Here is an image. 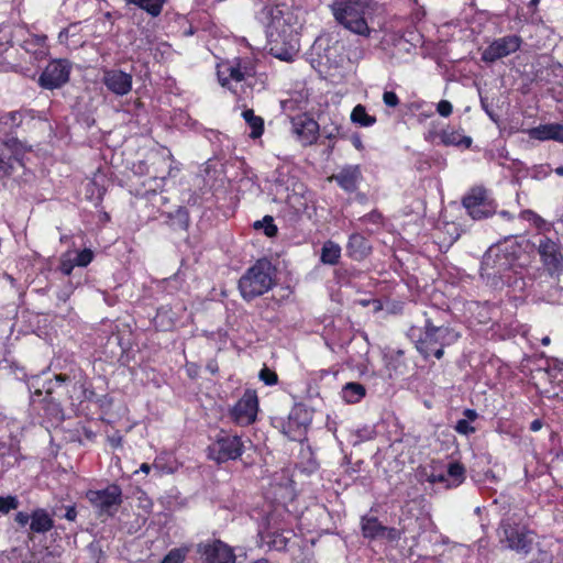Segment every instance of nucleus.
<instances>
[{
	"mask_svg": "<svg viewBox=\"0 0 563 563\" xmlns=\"http://www.w3.org/2000/svg\"><path fill=\"white\" fill-rule=\"evenodd\" d=\"M330 9L335 21L346 30L365 37L371 35L368 20L375 12L372 0H333Z\"/></svg>",
	"mask_w": 563,
	"mask_h": 563,
	"instance_id": "nucleus-1",
	"label": "nucleus"
},
{
	"mask_svg": "<svg viewBox=\"0 0 563 563\" xmlns=\"http://www.w3.org/2000/svg\"><path fill=\"white\" fill-rule=\"evenodd\" d=\"M411 338L415 339L416 349L424 357L434 356L442 358L444 347L453 344L460 338V334L449 327H435L430 320H427L423 329H411Z\"/></svg>",
	"mask_w": 563,
	"mask_h": 563,
	"instance_id": "nucleus-2",
	"label": "nucleus"
},
{
	"mask_svg": "<svg viewBox=\"0 0 563 563\" xmlns=\"http://www.w3.org/2000/svg\"><path fill=\"white\" fill-rule=\"evenodd\" d=\"M275 268L262 258L251 266L239 280V289L244 299L251 300L264 295L274 286Z\"/></svg>",
	"mask_w": 563,
	"mask_h": 563,
	"instance_id": "nucleus-3",
	"label": "nucleus"
},
{
	"mask_svg": "<svg viewBox=\"0 0 563 563\" xmlns=\"http://www.w3.org/2000/svg\"><path fill=\"white\" fill-rule=\"evenodd\" d=\"M517 257L514 246H492L483 256L481 275L487 279L506 282L507 273H517Z\"/></svg>",
	"mask_w": 563,
	"mask_h": 563,
	"instance_id": "nucleus-4",
	"label": "nucleus"
},
{
	"mask_svg": "<svg viewBox=\"0 0 563 563\" xmlns=\"http://www.w3.org/2000/svg\"><path fill=\"white\" fill-rule=\"evenodd\" d=\"M272 191L275 201L286 203L295 212L306 208L305 185L289 172L278 170Z\"/></svg>",
	"mask_w": 563,
	"mask_h": 563,
	"instance_id": "nucleus-5",
	"label": "nucleus"
},
{
	"mask_svg": "<svg viewBox=\"0 0 563 563\" xmlns=\"http://www.w3.org/2000/svg\"><path fill=\"white\" fill-rule=\"evenodd\" d=\"M301 11L287 5H277L272 11V20L268 25V34L271 37L286 40L297 34L298 29L301 26L300 19Z\"/></svg>",
	"mask_w": 563,
	"mask_h": 563,
	"instance_id": "nucleus-6",
	"label": "nucleus"
},
{
	"mask_svg": "<svg viewBox=\"0 0 563 563\" xmlns=\"http://www.w3.org/2000/svg\"><path fill=\"white\" fill-rule=\"evenodd\" d=\"M86 498L100 515L112 516L122 504V489L117 484H110L102 489H89Z\"/></svg>",
	"mask_w": 563,
	"mask_h": 563,
	"instance_id": "nucleus-7",
	"label": "nucleus"
},
{
	"mask_svg": "<svg viewBox=\"0 0 563 563\" xmlns=\"http://www.w3.org/2000/svg\"><path fill=\"white\" fill-rule=\"evenodd\" d=\"M537 252L550 276L559 277L563 274V252L560 242L541 236L537 244Z\"/></svg>",
	"mask_w": 563,
	"mask_h": 563,
	"instance_id": "nucleus-8",
	"label": "nucleus"
},
{
	"mask_svg": "<svg viewBox=\"0 0 563 563\" xmlns=\"http://www.w3.org/2000/svg\"><path fill=\"white\" fill-rule=\"evenodd\" d=\"M243 451L244 445L241 438L224 432H221L217 440L208 448L209 457L218 463L236 460L242 455Z\"/></svg>",
	"mask_w": 563,
	"mask_h": 563,
	"instance_id": "nucleus-9",
	"label": "nucleus"
},
{
	"mask_svg": "<svg viewBox=\"0 0 563 563\" xmlns=\"http://www.w3.org/2000/svg\"><path fill=\"white\" fill-rule=\"evenodd\" d=\"M523 40L520 35L510 34L495 38L482 53V60L487 64H493L501 58H505L516 52L522 46Z\"/></svg>",
	"mask_w": 563,
	"mask_h": 563,
	"instance_id": "nucleus-10",
	"label": "nucleus"
},
{
	"mask_svg": "<svg viewBox=\"0 0 563 563\" xmlns=\"http://www.w3.org/2000/svg\"><path fill=\"white\" fill-rule=\"evenodd\" d=\"M462 202L468 214L475 220L487 218L495 212V206L483 187L472 188Z\"/></svg>",
	"mask_w": 563,
	"mask_h": 563,
	"instance_id": "nucleus-11",
	"label": "nucleus"
},
{
	"mask_svg": "<svg viewBox=\"0 0 563 563\" xmlns=\"http://www.w3.org/2000/svg\"><path fill=\"white\" fill-rule=\"evenodd\" d=\"M71 64L67 59H54L42 71L38 84L45 89H56L69 80Z\"/></svg>",
	"mask_w": 563,
	"mask_h": 563,
	"instance_id": "nucleus-12",
	"label": "nucleus"
},
{
	"mask_svg": "<svg viewBox=\"0 0 563 563\" xmlns=\"http://www.w3.org/2000/svg\"><path fill=\"white\" fill-rule=\"evenodd\" d=\"M258 399L253 390H246L230 410L232 420L239 426H250L256 420Z\"/></svg>",
	"mask_w": 563,
	"mask_h": 563,
	"instance_id": "nucleus-13",
	"label": "nucleus"
},
{
	"mask_svg": "<svg viewBox=\"0 0 563 563\" xmlns=\"http://www.w3.org/2000/svg\"><path fill=\"white\" fill-rule=\"evenodd\" d=\"M198 552L203 563H235L236 559L233 549L220 540L199 544Z\"/></svg>",
	"mask_w": 563,
	"mask_h": 563,
	"instance_id": "nucleus-14",
	"label": "nucleus"
},
{
	"mask_svg": "<svg viewBox=\"0 0 563 563\" xmlns=\"http://www.w3.org/2000/svg\"><path fill=\"white\" fill-rule=\"evenodd\" d=\"M291 132L302 145L313 144L319 134V124L306 113L291 119Z\"/></svg>",
	"mask_w": 563,
	"mask_h": 563,
	"instance_id": "nucleus-15",
	"label": "nucleus"
},
{
	"mask_svg": "<svg viewBox=\"0 0 563 563\" xmlns=\"http://www.w3.org/2000/svg\"><path fill=\"white\" fill-rule=\"evenodd\" d=\"M501 541L507 542V547L517 552L529 553L532 544L531 532L525 528L514 527L511 525H503Z\"/></svg>",
	"mask_w": 563,
	"mask_h": 563,
	"instance_id": "nucleus-16",
	"label": "nucleus"
},
{
	"mask_svg": "<svg viewBox=\"0 0 563 563\" xmlns=\"http://www.w3.org/2000/svg\"><path fill=\"white\" fill-rule=\"evenodd\" d=\"M132 75L121 69L103 70L102 82L117 96H125L132 90Z\"/></svg>",
	"mask_w": 563,
	"mask_h": 563,
	"instance_id": "nucleus-17",
	"label": "nucleus"
},
{
	"mask_svg": "<svg viewBox=\"0 0 563 563\" xmlns=\"http://www.w3.org/2000/svg\"><path fill=\"white\" fill-rule=\"evenodd\" d=\"M531 140L554 141L563 144V123H544L523 131Z\"/></svg>",
	"mask_w": 563,
	"mask_h": 563,
	"instance_id": "nucleus-18",
	"label": "nucleus"
},
{
	"mask_svg": "<svg viewBox=\"0 0 563 563\" xmlns=\"http://www.w3.org/2000/svg\"><path fill=\"white\" fill-rule=\"evenodd\" d=\"M362 178V172L358 165H347L342 167L336 174L330 177L345 191H354Z\"/></svg>",
	"mask_w": 563,
	"mask_h": 563,
	"instance_id": "nucleus-19",
	"label": "nucleus"
},
{
	"mask_svg": "<svg viewBox=\"0 0 563 563\" xmlns=\"http://www.w3.org/2000/svg\"><path fill=\"white\" fill-rule=\"evenodd\" d=\"M218 79L221 86L231 89V81L241 82L243 76L241 73L240 58L234 60H225L218 65Z\"/></svg>",
	"mask_w": 563,
	"mask_h": 563,
	"instance_id": "nucleus-20",
	"label": "nucleus"
},
{
	"mask_svg": "<svg viewBox=\"0 0 563 563\" xmlns=\"http://www.w3.org/2000/svg\"><path fill=\"white\" fill-rule=\"evenodd\" d=\"M47 37L45 35H29L21 44V47L35 60H41L47 55Z\"/></svg>",
	"mask_w": 563,
	"mask_h": 563,
	"instance_id": "nucleus-21",
	"label": "nucleus"
},
{
	"mask_svg": "<svg viewBox=\"0 0 563 563\" xmlns=\"http://www.w3.org/2000/svg\"><path fill=\"white\" fill-rule=\"evenodd\" d=\"M54 527L52 516L44 508H36L31 514L30 529L34 533H46Z\"/></svg>",
	"mask_w": 563,
	"mask_h": 563,
	"instance_id": "nucleus-22",
	"label": "nucleus"
},
{
	"mask_svg": "<svg viewBox=\"0 0 563 563\" xmlns=\"http://www.w3.org/2000/svg\"><path fill=\"white\" fill-rule=\"evenodd\" d=\"M371 250L368 241L363 235L354 233L350 236L347 253L352 258L361 261L371 253Z\"/></svg>",
	"mask_w": 563,
	"mask_h": 563,
	"instance_id": "nucleus-23",
	"label": "nucleus"
},
{
	"mask_svg": "<svg viewBox=\"0 0 563 563\" xmlns=\"http://www.w3.org/2000/svg\"><path fill=\"white\" fill-rule=\"evenodd\" d=\"M301 409H296L290 412L287 422L284 426V433L290 440H300L306 431V424L299 421Z\"/></svg>",
	"mask_w": 563,
	"mask_h": 563,
	"instance_id": "nucleus-24",
	"label": "nucleus"
},
{
	"mask_svg": "<svg viewBox=\"0 0 563 563\" xmlns=\"http://www.w3.org/2000/svg\"><path fill=\"white\" fill-rule=\"evenodd\" d=\"M362 533L368 539H379L384 537L385 526H383L377 518L364 516L362 518Z\"/></svg>",
	"mask_w": 563,
	"mask_h": 563,
	"instance_id": "nucleus-25",
	"label": "nucleus"
},
{
	"mask_svg": "<svg viewBox=\"0 0 563 563\" xmlns=\"http://www.w3.org/2000/svg\"><path fill=\"white\" fill-rule=\"evenodd\" d=\"M126 4H133L144 10L151 16L156 18L162 13L166 0H124Z\"/></svg>",
	"mask_w": 563,
	"mask_h": 563,
	"instance_id": "nucleus-26",
	"label": "nucleus"
},
{
	"mask_svg": "<svg viewBox=\"0 0 563 563\" xmlns=\"http://www.w3.org/2000/svg\"><path fill=\"white\" fill-rule=\"evenodd\" d=\"M242 117L251 128L250 136L252 139H258L264 132V120L263 118L255 115L252 109H246L242 112Z\"/></svg>",
	"mask_w": 563,
	"mask_h": 563,
	"instance_id": "nucleus-27",
	"label": "nucleus"
},
{
	"mask_svg": "<svg viewBox=\"0 0 563 563\" xmlns=\"http://www.w3.org/2000/svg\"><path fill=\"white\" fill-rule=\"evenodd\" d=\"M341 257V247L333 241H327L321 249V262L327 265H335Z\"/></svg>",
	"mask_w": 563,
	"mask_h": 563,
	"instance_id": "nucleus-28",
	"label": "nucleus"
},
{
	"mask_svg": "<svg viewBox=\"0 0 563 563\" xmlns=\"http://www.w3.org/2000/svg\"><path fill=\"white\" fill-rule=\"evenodd\" d=\"M446 476L450 483L446 488H454L460 486L465 479V467L459 462H452L448 466Z\"/></svg>",
	"mask_w": 563,
	"mask_h": 563,
	"instance_id": "nucleus-29",
	"label": "nucleus"
},
{
	"mask_svg": "<svg viewBox=\"0 0 563 563\" xmlns=\"http://www.w3.org/2000/svg\"><path fill=\"white\" fill-rule=\"evenodd\" d=\"M365 396V388L358 383H347L342 388V398L349 404H356Z\"/></svg>",
	"mask_w": 563,
	"mask_h": 563,
	"instance_id": "nucleus-30",
	"label": "nucleus"
},
{
	"mask_svg": "<svg viewBox=\"0 0 563 563\" xmlns=\"http://www.w3.org/2000/svg\"><path fill=\"white\" fill-rule=\"evenodd\" d=\"M440 137L444 145H464L470 147L472 144L470 136L461 135L457 131L444 130L441 132Z\"/></svg>",
	"mask_w": 563,
	"mask_h": 563,
	"instance_id": "nucleus-31",
	"label": "nucleus"
},
{
	"mask_svg": "<svg viewBox=\"0 0 563 563\" xmlns=\"http://www.w3.org/2000/svg\"><path fill=\"white\" fill-rule=\"evenodd\" d=\"M351 121L355 124L367 128V126H372L376 122V118L373 115H369L366 112V109L364 106L357 104L352 110Z\"/></svg>",
	"mask_w": 563,
	"mask_h": 563,
	"instance_id": "nucleus-32",
	"label": "nucleus"
},
{
	"mask_svg": "<svg viewBox=\"0 0 563 563\" xmlns=\"http://www.w3.org/2000/svg\"><path fill=\"white\" fill-rule=\"evenodd\" d=\"M75 262H76V260L74 257V252L67 251L60 255L58 269L64 275L68 276L71 274L74 267L77 266V264Z\"/></svg>",
	"mask_w": 563,
	"mask_h": 563,
	"instance_id": "nucleus-33",
	"label": "nucleus"
},
{
	"mask_svg": "<svg viewBox=\"0 0 563 563\" xmlns=\"http://www.w3.org/2000/svg\"><path fill=\"white\" fill-rule=\"evenodd\" d=\"M520 219L531 222L537 229L542 230L547 228V222L539 214L532 210H523L519 214Z\"/></svg>",
	"mask_w": 563,
	"mask_h": 563,
	"instance_id": "nucleus-34",
	"label": "nucleus"
},
{
	"mask_svg": "<svg viewBox=\"0 0 563 563\" xmlns=\"http://www.w3.org/2000/svg\"><path fill=\"white\" fill-rule=\"evenodd\" d=\"M74 257L76 260L75 263L77 264V266L86 267V266H88L92 262L93 253H92L91 250L85 249V250H82V251H80L78 253L74 252Z\"/></svg>",
	"mask_w": 563,
	"mask_h": 563,
	"instance_id": "nucleus-35",
	"label": "nucleus"
},
{
	"mask_svg": "<svg viewBox=\"0 0 563 563\" xmlns=\"http://www.w3.org/2000/svg\"><path fill=\"white\" fill-rule=\"evenodd\" d=\"M19 507V500L14 496L0 497V512L8 514Z\"/></svg>",
	"mask_w": 563,
	"mask_h": 563,
	"instance_id": "nucleus-36",
	"label": "nucleus"
},
{
	"mask_svg": "<svg viewBox=\"0 0 563 563\" xmlns=\"http://www.w3.org/2000/svg\"><path fill=\"white\" fill-rule=\"evenodd\" d=\"M186 558V553L181 549L170 550L162 560V563H183Z\"/></svg>",
	"mask_w": 563,
	"mask_h": 563,
	"instance_id": "nucleus-37",
	"label": "nucleus"
},
{
	"mask_svg": "<svg viewBox=\"0 0 563 563\" xmlns=\"http://www.w3.org/2000/svg\"><path fill=\"white\" fill-rule=\"evenodd\" d=\"M260 224L264 225V232L268 238H273L277 234V227L274 224L271 216L264 217L262 222L257 221L255 228H258Z\"/></svg>",
	"mask_w": 563,
	"mask_h": 563,
	"instance_id": "nucleus-38",
	"label": "nucleus"
},
{
	"mask_svg": "<svg viewBox=\"0 0 563 563\" xmlns=\"http://www.w3.org/2000/svg\"><path fill=\"white\" fill-rule=\"evenodd\" d=\"M454 429L457 433L463 435H468L475 432V428L471 424V421L465 419L457 420Z\"/></svg>",
	"mask_w": 563,
	"mask_h": 563,
	"instance_id": "nucleus-39",
	"label": "nucleus"
},
{
	"mask_svg": "<svg viewBox=\"0 0 563 563\" xmlns=\"http://www.w3.org/2000/svg\"><path fill=\"white\" fill-rule=\"evenodd\" d=\"M260 378L266 385H275L277 383V374L267 367H264L260 372Z\"/></svg>",
	"mask_w": 563,
	"mask_h": 563,
	"instance_id": "nucleus-40",
	"label": "nucleus"
},
{
	"mask_svg": "<svg viewBox=\"0 0 563 563\" xmlns=\"http://www.w3.org/2000/svg\"><path fill=\"white\" fill-rule=\"evenodd\" d=\"M240 66H241V73L243 76V80L246 77H252L255 75V66L254 64L249 59H240Z\"/></svg>",
	"mask_w": 563,
	"mask_h": 563,
	"instance_id": "nucleus-41",
	"label": "nucleus"
},
{
	"mask_svg": "<svg viewBox=\"0 0 563 563\" xmlns=\"http://www.w3.org/2000/svg\"><path fill=\"white\" fill-rule=\"evenodd\" d=\"M12 169L11 157L0 152V177L8 175Z\"/></svg>",
	"mask_w": 563,
	"mask_h": 563,
	"instance_id": "nucleus-42",
	"label": "nucleus"
},
{
	"mask_svg": "<svg viewBox=\"0 0 563 563\" xmlns=\"http://www.w3.org/2000/svg\"><path fill=\"white\" fill-rule=\"evenodd\" d=\"M437 111L441 117L448 118L453 111L452 103L448 100H441L437 106Z\"/></svg>",
	"mask_w": 563,
	"mask_h": 563,
	"instance_id": "nucleus-43",
	"label": "nucleus"
},
{
	"mask_svg": "<svg viewBox=\"0 0 563 563\" xmlns=\"http://www.w3.org/2000/svg\"><path fill=\"white\" fill-rule=\"evenodd\" d=\"M383 101L387 107L396 108L399 104V98L394 91H385Z\"/></svg>",
	"mask_w": 563,
	"mask_h": 563,
	"instance_id": "nucleus-44",
	"label": "nucleus"
},
{
	"mask_svg": "<svg viewBox=\"0 0 563 563\" xmlns=\"http://www.w3.org/2000/svg\"><path fill=\"white\" fill-rule=\"evenodd\" d=\"M428 482L431 484L440 483L443 484V486L446 488V484L450 483L446 474H430L428 476Z\"/></svg>",
	"mask_w": 563,
	"mask_h": 563,
	"instance_id": "nucleus-45",
	"label": "nucleus"
},
{
	"mask_svg": "<svg viewBox=\"0 0 563 563\" xmlns=\"http://www.w3.org/2000/svg\"><path fill=\"white\" fill-rule=\"evenodd\" d=\"M272 547L275 550H284L287 547V539L283 537L282 534L274 536V539L272 540Z\"/></svg>",
	"mask_w": 563,
	"mask_h": 563,
	"instance_id": "nucleus-46",
	"label": "nucleus"
},
{
	"mask_svg": "<svg viewBox=\"0 0 563 563\" xmlns=\"http://www.w3.org/2000/svg\"><path fill=\"white\" fill-rule=\"evenodd\" d=\"M384 539L389 541H397L400 539V531L395 528L385 527Z\"/></svg>",
	"mask_w": 563,
	"mask_h": 563,
	"instance_id": "nucleus-47",
	"label": "nucleus"
},
{
	"mask_svg": "<svg viewBox=\"0 0 563 563\" xmlns=\"http://www.w3.org/2000/svg\"><path fill=\"white\" fill-rule=\"evenodd\" d=\"M15 521L18 525H20L21 527H24L26 526L29 522H31V515L26 514V512H23V511H19L16 515H15Z\"/></svg>",
	"mask_w": 563,
	"mask_h": 563,
	"instance_id": "nucleus-48",
	"label": "nucleus"
},
{
	"mask_svg": "<svg viewBox=\"0 0 563 563\" xmlns=\"http://www.w3.org/2000/svg\"><path fill=\"white\" fill-rule=\"evenodd\" d=\"M67 520L69 521H75L76 518H77V510H76V507L75 506H67L66 507V512H65V516H64Z\"/></svg>",
	"mask_w": 563,
	"mask_h": 563,
	"instance_id": "nucleus-49",
	"label": "nucleus"
},
{
	"mask_svg": "<svg viewBox=\"0 0 563 563\" xmlns=\"http://www.w3.org/2000/svg\"><path fill=\"white\" fill-rule=\"evenodd\" d=\"M465 420L471 422L475 421L478 417L477 412L474 409H465L463 412Z\"/></svg>",
	"mask_w": 563,
	"mask_h": 563,
	"instance_id": "nucleus-50",
	"label": "nucleus"
},
{
	"mask_svg": "<svg viewBox=\"0 0 563 563\" xmlns=\"http://www.w3.org/2000/svg\"><path fill=\"white\" fill-rule=\"evenodd\" d=\"M78 388L80 389V395L77 396V399H79L81 401L82 399L86 398V390L84 389V384L79 383Z\"/></svg>",
	"mask_w": 563,
	"mask_h": 563,
	"instance_id": "nucleus-51",
	"label": "nucleus"
},
{
	"mask_svg": "<svg viewBox=\"0 0 563 563\" xmlns=\"http://www.w3.org/2000/svg\"><path fill=\"white\" fill-rule=\"evenodd\" d=\"M530 428H531L532 431H538L541 428V422L539 420H534V421L531 422V427Z\"/></svg>",
	"mask_w": 563,
	"mask_h": 563,
	"instance_id": "nucleus-52",
	"label": "nucleus"
},
{
	"mask_svg": "<svg viewBox=\"0 0 563 563\" xmlns=\"http://www.w3.org/2000/svg\"><path fill=\"white\" fill-rule=\"evenodd\" d=\"M8 115H9V118L11 119V121H12L13 123H15V122H16V120L21 118V115H20V113H19V112H11V113H9Z\"/></svg>",
	"mask_w": 563,
	"mask_h": 563,
	"instance_id": "nucleus-53",
	"label": "nucleus"
},
{
	"mask_svg": "<svg viewBox=\"0 0 563 563\" xmlns=\"http://www.w3.org/2000/svg\"><path fill=\"white\" fill-rule=\"evenodd\" d=\"M140 471L145 473V474H148L150 471H151V466L147 464V463H143L141 466H140Z\"/></svg>",
	"mask_w": 563,
	"mask_h": 563,
	"instance_id": "nucleus-54",
	"label": "nucleus"
},
{
	"mask_svg": "<svg viewBox=\"0 0 563 563\" xmlns=\"http://www.w3.org/2000/svg\"><path fill=\"white\" fill-rule=\"evenodd\" d=\"M339 133V126L334 125L331 131L328 132V137L335 136Z\"/></svg>",
	"mask_w": 563,
	"mask_h": 563,
	"instance_id": "nucleus-55",
	"label": "nucleus"
},
{
	"mask_svg": "<svg viewBox=\"0 0 563 563\" xmlns=\"http://www.w3.org/2000/svg\"><path fill=\"white\" fill-rule=\"evenodd\" d=\"M555 174L559 176H563V166H559L555 168Z\"/></svg>",
	"mask_w": 563,
	"mask_h": 563,
	"instance_id": "nucleus-56",
	"label": "nucleus"
},
{
	"mask_svg": "<svg viewBox=\"0 0 563 563\" xmlns=\"http://www.w3.org/2000/svg\"><path fill=\"white\" fill-rule=\"evenodd\" d=\"M541 343L543 345H549L550 344V338L549 336H544L542 340H541Z\"/></svg>",
	"mask_w": 563,
	"mask_h": 563,
	"instance_id": "nucleus-57",
	"label": "nucleus"
},
{
	"mask_svg": "<svg viewBox=\"0 0 563 563\" xmlns=\"http://www.w3.org/2000/svg\"><path fill=\"white\" fill-rule=\"evenodd\" d=\"M252 563H269V561L267 559H258Z\"/></svg>",
	"mask_w": 563,
	"mask_h": 563,
	"instance_id": "nucleus-58",
	"label": "nucleus"
},
{
	"mask_svg": "<svg viewBox=\"0 0 563 563\" xmlns=\"http://www.w3.org/2000/svg\"><path fill=\"white\" fill-rule=\"evenodd\" d=\"M541 560H542L543 563H551L550 559H549V556L547 554H543Z\"/></svg>",
	"mask_w": 563,
	"mask_h": 563,
	"instance_id": "nucleus-59",
	"label": "nucleus"
},
{
	"mask_svg": "<svg viewBox=\"0 0 563 563\" xmlns=\"http://www.w3.org/2000/svg\"><path fill=\"white\" fill-rule=\"evenodd\" d=\"M540 0H530L531 7H537L539 4Z\"/></svg>",
	"mask_w": 563,
	"mask_h": 563,
	"instance_id": "nucleus-60",
	"label": "nucleus"
},
{
	"mask_svg": "<svg viewBox=\"0 0 563 563\" xmlns=\"http://www.w3.org/2000/svg\"><path fill=\"white\" fill-rule=\"evenodd\" d=\"M542 169H544V175L545 176L549 175V173H550V167L549 166H547L545 168L542 167Z\"/></svg>",
	"mask_w": 563,
	"mask_h": 563,
	"instance_id": "nucleus-61",
	"label": "nucleus"
},
{
	"mask_svg": "<svg viewBox=\"0 0 563 563\" xmlns=\"http://www.w3.org/2000/svg\"><path fill=\"white\" fill-rule=\"evenodd\" d=\"M361 145H362L361 141H360V140H357V141L355 142V146H356V147H361Z\"/></svg>",
	"mask_w": 563,
	"mask_h": 563,
	"instance_id": "nucleus-62",
	"label": "nucleus"
},
{
	"mask_svg": "<svg viewBox=\"0 0 563 563\" xmlns=\"http://www.w3.org/2000/svg\"><path fill=\"white\" fill-rule=\"evenodd\" d=\"M503 217H509V213L507 211H501L500 213Z\"/></svg>",
	"mask_w": 563,
	"mask_h": 563,
	"instance_id": "nucleus-63",
	"label": "nucleus"
},
{
	"mask_svg": "<svg viewBox=\"0 0 563 563\" xmlns=\"http://www.w3.org/2000/svg\"><path fill=\"white\" fill-rule=\"evenodd\" d=\"M277 57H279L280 59H284V60H286V59H287V56H286V55H277Z\"/></svg>",
	"mask_w": 563,
	"mask_h": 563,
	"instance_id": "nucleus-64",
	"label": "nucleus"
}]
</instances>
